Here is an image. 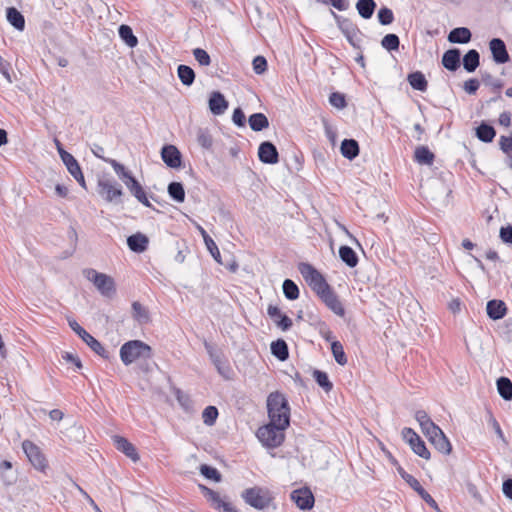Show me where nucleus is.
<instances>
[{
  "label": "nucleus",
  "mask_w": 512,
  "mask_h": 512,
  "mask_svg": "<svg viewBox=\"0 0 512 512\" xmlns=\"http://www.w3.org/2000/svg\"><path fill=\"white\" fill-rule=\"evenodd\" d=\"M267 412L270 422L277 423L282 428L290 426L289 402L281 392L275 391L268 395Z\"/></svg>",
  "instance_id": "1"
},
{
  "label": "nucleus",
  "mask_w": 512,
  "mask_h": 512,
  "mask_svg": "<svg viewBox=\"0 0 512 512\" xmlns=\"http://www.w3.org/2000/svg\"><path fill=\"white\" fill-rule=\"evenodd\" d=\"M119 354L123 364L128 366L137 360L150 359L152 348L141 340H129L121 346Z\"/></svg>",
  "instance_id": "2"
},
{
  "label": "nucleus",
  "mask_w": 512,
  "mask_h": 512,
  "mask_svg": "<svg viewBox=\"0 0 512 512\" xmlns=\"http://www.w3.org/2000/svg\"><path fill=\"white\" fill-rule=\"evenodd\" d=\"M297 268L308 286L319 298L332 288L325 277L312 264L300 262Z\"/></svg>",
  "instance_id": "3"
},
{
  "label": "nucleus",
  "mask_w": 512,
  "mask_h": 512,
  "mask_svg": "<svg viewBox=\"0 0 512 512\" xmlns=\"http://www.w3.org/2000/svg\"><path fill=\"white\" fill-rule=\"evenodd\" d=\"M286 429L278 426L277 423L269 421L258 428L256 436L264 447L273 449L281 446L285 441L284 431Z\"/></svg>",
  "instance_id": "4"
},
{
  "label": "nucleus",
  "mask_w": 512,
  "mask_h": 512,
  "mask_svg": "<svg viewBox=\"0 0 512 512\" xmlns=\"http://www.w3.org/2000/svg\"><path fill=\"white\" fill-rule=\"evenodd\" d=\"M241 497L246 504L257 510L269 508L274 501V497L270 490L259 486L245 489L241 493Z\"/></svg>",
  "instance_id": "5"
},
{
  "label": "nucleus",
  "mask_w": 512,
  "mask_h": 512,
  "mask_svg": "<svg viewBox=\"0 0 512 512\" xmlns=\"http://www.w3.org/2000/svg\"><path fill=\"white\" fill-rule=\"evenodd\" d=\"M69 327L82 339L83 342L102 359L111 361L113 355L90 333H88L75 319H68Z\"/></svg>",
  "instance_id": "6"
},
{
  "label": "nucleus",
  "mask_w": 512,
  "mask_h": 512,
  "mask_svg": "<svg viewBox=\"0 0 512 512\" xmlns=\"http://www.w3.org/2000/svg\"><path fill=\"white\" fill-rule=\"evenodd\" d=\"M330 14L335 19L337 27L343 33L348 43L355 49L361 50V38L362 35L359 27L349 18H345L341 15H338L332 9H330Z\"/></svg>",
  "instance_id": "7"
},
{
  "label": "nucleus",
  "mask_w": 512,
  "mask_h": 512,
  "mask_svg": "<svg viewBox=\"0 0 512 512\" xmlns=\"http://www.w3.org/2000/svg\"><path fill=\"white\" fill-rule=\"evenodd\" d=\"M391 464L396 467L401 478L434 510L440 512V508L434 498L421 486L420 482L411 474L407 473L399 462L390 456Z\"/></svg>",
  "instance_id": "8"
},
{
  "label": "nucleus",
  "mask_w": 512,
  "mask_h": 512,
  "mask_svg": "<svg viewBox=\"0 0 512 512\" xmlns=\"http://www.w3.org/2000/svg\"><path fill=\"white\" fill-rule=\"evenodd\" d=\"M83 275L95 285L103 296L110 298L116 293L115 283L112 277L92 268L84 269Z\"/></svg>",
  "instance_id": "9"
},
{
  "label": "nucleus",
  "mask_w": 512,
  "mask_h": 512,
  "mask_svg": "<svg viewBox=\"0 0 512 512\" xmlns=\"http://www.w3.org/2000/svg\"><path fill=\"white\" fill-rule=\"evenodd\" d=\"M98 194L108 203L121 204L123 189L114 179L101 178L97 184Z\"/></svg>",
  "instance_id": "10"
},
{
  "label": "nucleus",
  "mask_w": 512,
  "mask_h": 512,
  "mask_svg": "<svg viewBox=\"0 0 512 512\" xmlns=\"http://www.w3.org/2000/svg\"><path fill=\"white\" fill-rule=\"evenodd\" d=\"M22 448L32 466L41 472H45L48 468V461L41 449L30 440H24Z\"/></svg>",
  "instance_id": "11"
},
{
  "label": "nucleus",
  "mask_w": 512,
  "mask_h": 512,
  "mask_svg": "<svg viewBox=\"0 0 512 512\" xmlns=\"http://www.w3.org/2000/svg\"><path fill=\"white\" fill-rule=\"evenodd\" d=\"M402 437L409 444L410 448L416 455L425 460H429L431 458V453L428 450L425 442L412 428H403Z\"/></svg>",
  "instance_id": "12"
},
{
  "label": "nucleus",
  "mask_w": 512,
  "mask_h": 512,
  "mask_svg": "<svg viewBox=\"0 0 512 512\" xmlns=\"http://www.w3.org/2000/svg\"><path fill=\"white\" fill-rule=\"evenodd\" d=\"M160 154L167 167L172 169H180L182 167V153L175 145H163Z\"/></svg>",
  "instance_id": "13"
},
{
  "label": "nucleus",
  "mask_w": 512,
  "mask_h": 512,
  "mask_svg": "<svg viewBox=\"0 0 512 512\" xmlns=\"http://www.w3.org/2000/svg\"><path fill=\"white\" fill-rule=\"evenodd\" d=\"M125 186L128 188L130 193L145 207L151 208L156 211L155 207L150 203L147 193L145 192L143 186L140 184V182L131 175L128 179L123 181ZM158 213H160L159 210H157Z\"/></svg>",
  "instance_id": "14"
},
{
  "label": "nucleus",
  "mask_w": 512,
  "mask_h": 512,
  "mask_svg": "<svg viewBox=\"0 0 512 512\" xmlns=\"http://www.w3.org/2000/svg\"><path fill=\"white\" fill-rule=\"evenodd\" d=\"M290 498L301 510L312 509L315 502V498L312 491L307 487L293 490L291 492Z\"/></svg>",
  "instance_id": "15"
},
{
  "label": "nucleus",
  "mask_w": 512,
  "mask_h": 512,
  "mask_svg": "<svg viewBox=\"0 0 512 512\" xmlns=\"http://www.w3.org/2000/svg\"><path fill=\"white\" fill-rule=\"evenodd\" d=\"M258 158L264 164L274 165L279 162V152L271 141H263L258 147Z\"/></svg>",
  "instance_id": "16"
},
{
  "label": "nucleus",
  "mask_w": 512,
  "mask_h": 512,
  "mask_svg": "<svg viewBox=\"0 0 512 512\" xmlns=\"http://www.w3.org/2000/svg\"><path fill=\"white\" fill-rule=\"evenodd\" d=\"M489 49L496 64H505L510 60L506 44L501 38H492L489 41Z\"/></svg>",
  "instance_id": "17"
},
{
  "label": "nucleus",
  "mask_w": 512,
  "mask_h": 512,
  "mask_svg": "<svg viewBox=\"0 0 512 512\" xmlns=\"http://www.w3.org/2000/svg\"><path fill=\"white\" fill-rule=\"evenodd\" d=\"M508 312V307L503 300L491 299L486 303V313L489 319L493 321L503 319Z\"/></svg>",
  "instance_id": "18"
},
{
  "label": "nucleus",
  "mask_w": 512,
  "mask_h": 512,
  "mask_svg": "<svg viewBox=\"0 0 512 512\" xmlns=\"http://www.w3.org/2000/svg\"><path fill=\"white\" fill-rule=\"evenodd\" d=\"M209 110L213 115H222L229 107V102L220 91H213L208 100Z\"/></svg>",
  "instance_id": "19"
},
{
  "label": "nucleus",
  "mask_w": 512,
  "mask_h": 512,
  "mask_svg": "<svg viewBox=\"0 0 512 512\" xmlns=\"http://www.w3.org/2000/svg\"><path fill=\"white\" fill-rule=\"evenodd\" d=\"M268 316L274 321V323L283 331H288L293 322L286 314L282 313L281 309L276 305H269L267 308Z\"/></svg>",
  "instance_id": "20"
},
{
  "label": "nucleus",
  "mask_w": 512,
  "mask_h": 512,
  "mask_svg": "<svg viewBox=\"0 0 512 512\" xmlns=\"http://www.w3.org/2000/svg\"><path fill=\"white\" fill-rule=\"evenodd\" d=\"M441 63L450 72L457 71L461 66V51L458 48H450L442 55Z\"/></svg>",
  "instance_id": "21"
},
{
  "label": "nucleus",
  "mask_w": 512,
  "mask_h": 512,
  "mask_svg": "<svg viewBox=\"0 0 512 512\" xmlns=\"http://www.w3.org/2000/svg\"><path fill=\"white\" fill-rule=\"evenodd\" d=\"M113 442L116 449L122 452L132 461L136 462L139 460V454L137 453L135 446L130 441H128V439L123 436L115 435L113 436Z\"/></svg>",
  "instance_id": "22"
},
{
  "label": "nucleus",
  "mask_w": 512,
  "mask_h": 512,
  "mask_svg": "<svg viewBox=\"0 0 512 512\" xmlns=\"http://www.w3.org/2000/svg\"><path fill=\"white\" fill-rule=\"evenodd\" d=\"M149 238L141 233L137 232L127 237V246L134 253H143L148 249Z\"/></svg>",
  "instance_id": "23"
},
{
  "label": "nucleus",
  "mask_w": 512,
  "mask_h": 512,
  "mask_svg": "<svg viewBox=\"0 0 512 512\" xmlns=\"http://www.w3.org/2000/svg\"><path fill=\"white\" fill-rule=\"evenodd\" d=\"M320 299L324 302V304L333 311L336 315L343 317L345 315V309L338 299L337 294L331 288L327 293L321 295Z\"/></svg>",
  "instance_id": "24"
},
{
  "label": "nucleus",
  "mask_w": 512,
  "mask_h": 512,
  "mask_svg": "<svg viewBox=\"0 0 512 512\" xmlns=\"http://www.w3.org/2000/svg\"><path fill=\"white\" fill-rule=\"evenodd\" d=\"M475 136L483 143H491L496 136V130L492 124L483 120L475 128Z\"/></svg>",
  "instance_id": "25"
},
{
  "label": "nucleus",
  "mask_w": 512,
  "mask_h": 512,
  "mask_svg": "<svg viewBox=\"0 0 512 512\" xmlns=\"http://www.w3.org/2000/svg\"><path fill=\"white\" fill-rule=\"evenodd\" d=\"M212 363L214 364L215 368L217 369L218 373L224 378V379H231V375L233 373L232 368L228 362V360L225 358L222 352H219L216 355H212V358H210Z\"/></svg>",
  "instance_id": "26"
},
{
  "label": "nucleus",
  "mask_w": 512,
  "mask_h": 512,
  "mask_svg": "<svg viewBox=\"0 0 512 512\" xmlns=\"http://www.w3.org/2000/svg\"><path fill=\"white\" fill-rule=\"evenodd\" d=\"M340 152L342 156L348 160H354L360 153L358 141L353 138H345L341 142Z\"/></svg>",
  "instance_id": "27"
},
{
  "label": "nucleus",
  "mask_w": 512,
  "mask_h": 512,
  "mask_svg": "<svg viewBox=\"0 0 512 512\" xmlns=\"http://www.w3.org/2000/svg\"><path fill=\"white\" fill-rule=\"evenodd\" d=\"M472 39V33L467 27H456L448 34V41L453 44H467Z\"/></svg>",
  "instance_id": "28"
},
{
  "label": "nucleus",
  "mask_w": 512,
  "mask_h": 512,
  "mask_svg": "<svg viewBox=\"0 0 512 512\" xmlns=\"http://www.w3.org/2000/svg\"><path fill=\"white\" fill-rule=\"evenodd\" d=\"M132 318L140 325L147 324L151 321L149 310L140 302L134 301L131 305Z\"/></svg>",
  "instance_id": "29"
},
{
  "label": "nucleus",
  "mask_w": 512,
  "mask_h": 512,
  "mask_svg": "<svg viewBox=\"0 0 512 512\" xmlns=\"http://www.w3.org/2000/svg\"><path fill=\"white\" fill-rule=\"evenodd\" d=\"M463 68L468 73H473L480 65V53L476 49H470L462 59Z\"/></svg>",
  "instance_id": "30"
},
{
  "label": "nucleus",
  "mask_w": 512,
  "mask_h": 512,
  "mask_svg": "<svg viewBox=\"0 0 512 512\" xmlns=\"http://www.w3.org/2000/svg\"><path fill=\"white\" fill-rule=\"evenodd\" d=\"M6 19L16 30L23 31L25 29V18L17 8L8 7L6 9Z\"/></svg>",
  "instance_id": "31"
},
{
  "label": "nucleus",
  "mask_w": 512,
  "mask_h": 512,
  "mask_svg": "<svg viewBox=\"0 0 512 512\" xmlns=\"http://www.w3.org/2000/svg\"><path fill=\"white\" fill-rule=\"evenodd\" d=\"M271 354L279 361H286L289 358V348L284 339H277L270 344Z\"/></svg>",
  "instance_id": "32"
},
{
  "label": "nucleus",
  "mask_w": 512,
  "mask_h": 512,
  "mask_svg": "<svg viewBox=\"0 0 512 512\" xmlns=\"http://www.w3.org/2000/svg\"><path fill=\"white\" fill-rule=\"evenodd\" d=\"M409 85L417 91L425 92L428 88V81L421 71H413L407 75Z\"/></svg>",
  "instance_id": "33"
},
{
  "label": "nucleus",
  "mask_w": 512,
  "mask_h": 512,
  "mask_svg": "<svg viewBox=\"0 0 512 512\" xmlns=\"http://www.w3.org/2000/svg\"><path fill=\"white\" fill-rule=\"evenodd\" d=\"M430 442L440 453L449 455L452 451V445L442 430H439V433L432 437Z\"/></svg>",
  "instance_id": "34"
},
{
  "label": "nucleus",
  "mask_w": 512,
  "mask_h": 512,
  "mask_svg": "<svg viewBox=\"0 0 512 512\" xmlns=\"http://www.w3.org/2000/svg\"><path fill=\"white\" fill-rule=\"evenodd\" d=\"M248 124L254 132H260L269 127V119L264 113L256 112L249 116Z\"/></svg>",
  "instance_id": "35"
},
{
  "label": "nucleus",
  "mask_w": 512,
  "mask_h": 512,
  "mask_svg": "<svg viewBox=\"0 0 512 512\" xmlns=\"http://www.w3.org/2000/svg\"><path fill=\"white\" fill-rule=\"evenodd\" d=\"M206 498L211 502V505L215 510H219L221 512H239L230 503L223 501L220 498L219 493L214 490Z\"/></svg>",
  "instance_id": "36"
},
{
  "label": "nucleus",
  "mask_w": 512,
  "mask_h": 512,
  "mask_svg": "<svg viewBox=\"0 0 512 512\" xmlns=\"http://www.w3.org/2000/svg\"><path fill=\"white\" fill-rule=\"evenodd\" d=\"M377 7L375 0H357L355 8L358 14L365 20L370 19Z\"/></svg>",
  "instance_id": "37"
},
{
  "label": "nucleus",
  "mask_w": 512,
  "mask_h": 512,
  "mask_svg": "<svg viewBox=\"0 0 512 512\" xmlns=\"http://www.w3.org/2000/svg\"><path fill=\"white\" fill-rule=\"evenodd\" d=\"M339 257L350 268L356 267L359 262L357 253L348 245L340 246Z\"/></svg>",
  "instance_id": "38"
},
{
  "label": "nucleus",
  "mask_w": 512,
  "mask_h": 512,
  "mask_svg": "<svg viewBox=\"0 0 512 512\" xmlns=\"http://www.w3.org/2000/svg\"><path fill=\"white\" fill-rule=\"evenodd\" d=\"M414 160L421 165H432L435 155L427 146H418L414 151Z\"/></svg>",
  "instance_id": "39"
},
{
  "label": "nucleus",
  "mask_w": 512,
  "mask_h": 512,
  "mask_svg": "<svg viewBox=\"0 0 512 512\" xmlns=\"http://www.w3.org/2000/svg\"><path fill=\"white\" fill-rule=\"evenodd\" d=\"M167 193L177 203L185 201V188L182 182L172 181L168 184Z\"/></svg>",
  "instance_id": "40"
},
{
  "label": "nucleus",
  "mask_w": 512,
  "mask_h": 512,
  "mask_svg": "<svg viewBox=\"0 0 512 512\" xmlns=\"http://www.w3.org/2000/svg\"><path fill=\"white\" fill-rule=\"evenodd\" d=\"M196 140L199 146L205 150H212L213 147V136L210 129L199 127L196 130Z\"/></svg>",
  "instance_id": "41"
},
{
  "label": "nucleus",
  "mask_w": 512,
  "mask_h": 512,
  "mask_svg": "<svg viewBox=\"0 0 512 512\" xmlns=\"http://www.w3.org/2000/svg\"><path fill=\"white\" fill-rule=\"evenodd\" d=\"M497 391L505 401L512 400V381L505 376H501L496 381Z\"/></svg>",
  "instance_id": "42"
},
{
  "label": "nucleus",
  "mask_w": 512,
  "mask_h": 512,
  "mask_svg": "<svg viewBox=\"0 0 512 512\" xmlns=\"http://www.w3.org/2000/svg\"><path fill=\"white\" fill-rule=\"evenodd\" d=\"M118 34L121 40L130 48H134L138 44V39L134 35L132 28L129 25L121 24L118 28Z\"/></svg>",
  "instance_id": "43"
},
{
  "label": "nucleus",
  "mask_w": 512,
  "mask_h": 512,
  "mask_svg": "<svg viewBox=\"0 0 512 512\" xmlns=\"http://www.w3.org/2000/svg\"><path fill=\"white\" fill-rule=\"evenodd\" d=\"M177 76L181 83L188 87L194 83L196 77L194 70L185 64H180L177 67Z\"/></svg>",
  "instance_id": "44"
},
{
  "label": "nucleus",
  "mask_w": 512,
  "mask_h": 512,
  "mask_svg": "<svg viewBox=\"0 0 512 512\" xmlns=\"http://www.w3.org/2000/svg\"><path fill=\"white\" fill-rule=\"evenodd\" d=\"M199 231L203 237L206 248L210 252L211 256L214 258V260L217 263L222 264L221 254H220V251H219L215 241L209 236V234L206 232V230L203 229L202 227H199Z\"/></svg>",
  "instance_id": "45"
},
{
  "label": "nucleus",
  "mask_w": 512,
  "mask_h": 512,
  "mask_svg": "<svg viewBox=\"0 0 512 512\" xmlns=\"http://www.w3.org/2000/svg\"><path fill=\"white\" fill-rule=\"evenodd\" d=\"M312 376L318 386L321 387L326 393L333 389V383L330 381L329 376L325 371L314 369Z\"/></svg>",
  "instance_id": "46"
},
{
  "label": "nucleus",
  "mask_w": 512,
  "mask_h": 512,
  "mask_svg": "<svg viewBox=\"0 0 512 512\" xmlns=\"http://www.w3.org/2000/svg\"><path fill=\"white\" fill-rule=\"evenodd\" d=\"M282 290H283L284 296L290 301H293V300H296L299 298V294H300L299 288H298L297 284L291 279H285L283 281Z\"/></svg>",
  "instance_id": "47"
},
{
  "label": "nucleus",
  "mask_w": 512,
  "mask_h": 512,
  "mask_svg": "<svg viewBox=\"0 0 512 512\" xmlns=\"http://www.w3.org/2000/svg\"><path fill=\"white\" fill-rule=\"evenodd\" d=\"M331 352L333 354V357L335 361L341 365L344 366L347 364V356L345 354L343 345L338 340L331 341Z\"/></svg>",
  "instance_id": "48"
},
{
  "label": "nucleus",
  "mask_w": 512,
  "mask_h": 512,
  "mask_svg": "<svg viewBox=\"0 0 512 512\" xmlns=\"http://www.w3.org/2000/svg\"><path fill=\"white\" fill-rule=\"evenodd\" d=\"M381 46L388 52L397 51L400 46V39L397 34L388 33L382 38Z\"/></svg>",
  "instance_id": "49"
},
{
  "label": "nucleus",
  "mask_w": 512,
  "mask_h": 512,
  "mask_svg": "<svg viewBox=\"0 0 512 512\" xmlns=\"http://www.w3.org/2000/svg\"><path fill=\"white\" fill-rule=\"evenodd\" d=\"M199 471L203 477L214 482H221L222 475L215 467L208 464H201Z\"/></svg>",
  "instance_id": "50"
},
{
  "label": "nucleus",
  "mask_w": 512,
  "mask_h": 512,
  "mask_svg": "<svg viewBox=\"0 0 512 512\" xmlns=\"http://www.w3.org/2000/svg\"><path fill=\"white\" fill-rule=\"evenodd\" d=\"M481 80L483 84L486 86H491L493 90L497 91L498 93L504 86V83L500 79L494 78L489 72L487 71H480Z\"/></svg>",
  "instance_id": "51"
},
{
  "label": "nucleus",
  "mask_w": 512,
  "mask_h": 512,
  "mask_svg": "<svg viewBox=\"0 0 512 512\" xmlns=\"http://www.w3.org/2000/svg\"><path fill=\"white\" fill-rule=\"evenodd\" d=\"M219 412L216 406L209 405L202 412V419L207 426H213L218 418Z\"/></svg>",
  "instance_id": "52"
},
{
  "label": "nucleus",
  "mask_w": 512,
  "mask_h": 512,
  "mask_svg": "<svg viewBox=\"0 0 512 512\" xmlns=\"http://www.w3.org/2000/svg\"><path fill=\"white\" fill-rule=\"evenodd\" d=\"M104 161L112 166L115 173L122 181H125L132 175V173L128 171L123 164L119 163L115 159H104Z\"/></svg>",
  "instance_id": "53"
},
{
  "label": "nucleus",
  "mask_w": 512,
  "mask_h": 512,
  "mask_svg": "<svg viewBox=\"0 0 512 512\" xmlns=\"http://www.w3.org/2000/svg\"><path fill=\"white\" fill-rule=\"evenodd\" d=\"M378 22L383 25L387 26L393 23L394 21V13L393 11L386 7L382 6L377 13Z\"/></svg>",
  "instance_id": "54"
},
{
  "label": "nucleus",
  "mask_w": 512,
  "mask_h": 512,
  "mask_svg": "<svg viewBox=\"0 0 512 512\" xmlns=\"http://www.w3.org/2000/svg\"><path fill=\"white\" fill-rule=\"evenodd\" d=\"M329 103L337 109H344L347 106L346 96L340 92H332L329 96Z\"/></svg>",
  "instance_id": "55"
},
{
  "label": "nucleus",
  "mask_w": 512,
  "mask_h": 512,
  "mask_svg": "<svg viewBox=\"0 0 512 512\" xmlns=\"http://www.w3.org/2000/svg\"><path fill=\"white\" fill-rule=\"evenodd\" d=\"M195 60L201 66H208L211 63V57L208 52L202 48H195L192 51Z\"/></svg>",
  "instance_id": "56"
},
{
  "label": "nucleus",
  "mask_w": 512,
  "mask_h": 512,
  "mask_svg": "<svg viewBox=\"0 0 512 512\" xmlns=\"http://www.w3.org/2000/svg\"><path fill=\"white\" fill-rule=\"evenodd\" d=\"M232 122L239 128L246 127L248 119H246V115L241 107H237L233 110Z\"/></svg>",
  "instance_id": "57"
},
{
  "label": "nucleus",
  "mask_w": 512,
  "mask_h": 512,
  "mask_svg": "<svg viewBox=\"0 0 512 512\" xmlns=\"http://www.w3.org/2000/svg\"><path fill=\"white\" fill-rule=\"evenodd\" d=\"M252 66L254 72L258 75H261L267 70L268 63L264 56L257 55L252 61Z\"/></svg>",
  "instance_id": "58"
},
{
  "label": "nucleus",
  "mask_w": 512,
  "mask_h": 512,
  "mask_svg": "<svg viewBox=\"0 0 512 512\" xmlns=\"http://www.w3.org/2000/svg\"><path fill=\"white\" fill-rule=\"evenodd\" d=\"M62 162L66 166L68 172L71 175L81 169L79 162L72 154H70L69 156L64 155Z\"/></svg>",
  "instance_id": "59"
},
{
  "label": "nucleus",
  "mask_w": 512,
  "mask_h": 512,
  "mask_svg": "<svg viewBox=\"0 0 512 512\" xmlns=\"http://www.w3.org/2000/svg\"><path fill=\"white\" fill-rule=\"evenodd\" d=\"M421 430L430 441L432 437L436 436V434L439 433V430L442 429L431 420L428 423L423 424L421 426Z\"/></svg>",
  "instance_id": "60"
},
{
  "label": "nucleus",
  "mask_w": 512,
  "mask_h": 512,
  "mask_svg": "<svg viewBox=\"0 0 512 512\" xmlns=\"http://www.w3.org/2000/svg\"><path fill=\"white\" fill-rule=\"evenodd\" d=\"M499 238L504 244L512 245V224L500 228Z\"/></svg>",
  "instance_id": "61"
},
{
  "label": "nucleus",
  "mask_w": 512,
  "mask_h": 512,
  "mask_svg": "<svg viewBox=\"0 0 512 512\" xmlns=\"http://www.w3.org/2000/svg\"><path fill=\"white\" fill-rule=\"evenodd\" d=\"M318 3L324 5H331L338 11H345L349 8L348 0H316Z\"/></svg>",
  "instance_id": "62"
},
{
  "label": "nucleus",
  "mask_w": 512,
  "mask_h": 512,
  "mask_svg": "<svg viewBox=\"0 0 512 512\" xmlns=\"http://www.w3.org/2000/svg\"><path fill=\"white\" fill-rule=\"evenodd\" d=\"M479 87H480V82L477 78H470V79L466 80L463 84L464 91L469 95L476 94Z\"/></svg>",
  "instance_id": "63"
},
{
  "label": "nucleus",
  "mask_w": 512,
  "mask_h": 512,
  "mask_svg": "<svg viewBox=\"0 0 512 512\" xmlns=\"http://www.w3.org/2000/svg\"><path fill=\"white\" fill-rule=\"evenodd\" d=\"M500 149L505 153L509 154L512 151V137L510 136H501L499 139Z\"/></svg>",
  "instance_id": "64"
}]
</instances>
